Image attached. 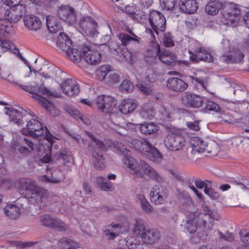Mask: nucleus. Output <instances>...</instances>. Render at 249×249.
<instances>
[{"mask_svg": "<svg viewBox=\"0 0 249 249\" xmlns=\"http://www.w3.org/2000/svg\"><path fill=\"white\" fill-rule=\"evenodd\" d=\"M23 90L33 94V97L36 99L38 102L44 107L46 110L49 111L52 116H57L59 114V111L54 107L52 103L45 98V97L51 98L52 97H60L58 94H54L47 89L43 85L40 87L27 86L18 85Z\"/></svg>", "mask_w": 249, "mask_h": 249, "instance_id": "f257e3e1", "label": "nucleus"}, {"mask_svg": "<svg viewBox=\"0 0 249 249\" xmlns=\"http://www.w3.org/2000/svg\"><path fill=\"white\" fill-rule=\"evenodd\" d=\"M57 47L66 53V57L74 62L79 61V49H72V42L66 34L60 33L56 40Z\"/></svg>", "mask_w": 249, "mask_h": 249, "instance_id": "f03ea898", "label": "nucleus"}, {"mask_svg": "<svg viewBox=\"0 0 249 249\" xmlns=\"http://www.w3.org/2000/svg\"><path fill=\"white\" fill-rule=\"evenodd\" d=\"M21 121L23 124L26 123V126L23 127V134L35 137L41 136L44 133L41 123L33 118L30 113L25 112V115L22 117Z\"/></svg>", "mask_w": 249, "mask_h": 249, "instance_id": "7ed1b4c3", "label": "nucleus"}, {"mask_svg": "<svg viewBox=\"0 0 249 249\" xmlns=\"http://www.w3.org/2000/svg\"><path fill=\"white\" fill-rule=\"evenodd\" d=\"M124 164L128 169V172L135 179L143 177L142 170H143V164L146 163L142 160H137L134 157L129 155H126L123 158Z\"/></svg>", "mask_w": 249, "mask_h": 249, "instance_id": "20e7f679", "label": "nucleus"}, {"mask_svg": "<svg viewBox=\"0 0 249 249\" xmlns=\"http://www.w3.org/2000/svg\"><path fill=\"white\" fill-rule=\"evenodd\" d=\"M148 19L151 27L157 36L159 35L160 32L163 33L165 31L166 20L160 12L156 10L150 11Z\"/></svg>", "mask_w": 249, "mask_h": 249, "instance_id": "39448f33", "label": "nucleus"}, {"mask_svg": "<svg viewBox=\"0 0 249 249\" xmlns=\"http://www.w3.org/2000/svg\"><path fill=\"white\" fill-rule=\"evenodd\" d=\"M29 184L26 187L25 191L34 195L33 198L41 208L45 206V202L47 198L48 194L46 190L38 187L35 181L29 179Z\"/></svg>", "mask_w": 249, "mask_h": 249, "instance_id": "423d86ee", "label": "nucleus"}, {"mask_svg": "<svg viewBox=\"0 0 249 249\" xmlns=\"http://www.w3.org/2000/svg\"><path fill=\"white\" fill-rule=\"evenodd\" d=\"M79 60L83 58L89 64L95 65L101 60V54L98 51L92 49L91 46H83L79 47Z\"/></svg>", "mask_w": 249, "mask_h": 249, "instance_id": "0eeeda50", "label": "nucleus"}, {"mask_svg": "<svg viewBox=\"0 0 249 249\" xmlns=\"http://www.w3.org/2000/svg\"><path fill=\"white\" fill-rule=\"evenodd\" d=\"M8 6L12 7L8 12L9 18L14 23L17 22L26 12L25 7L20 4L22 0H2Z\"/></svg>", "mask_w": 249, "mask_h": 249, "instance_id": "6e6552de", "label": "nucleus"}, {"mask_svg": "<svg viewBox=\"0 0 249 249\" xmlns=\"http://www.w3.org/2000/svg\"><path fill=\"white\" fill-rule=\"evenodd\" d=\"M96 104L99 110L106 113H111L116 109V101L110 96H98Z\"/></svg>", "mask_w": 249, "mask_h": 249, "instance_id": "1a4fd4ad", "label": "nucleus"}, {"mask_svg": "<svg viewBox=\"0 0 249 249\" xmlns=\"http://www.w3.org/2000/svg\"><path fill=\"white\" fill-rule=\"evenodd\" d=\"M164 145L168 150L177 151L185 145L184 138L179 133H170L164 139Z\"/></svg>", "mask_w": 249, "mask_h": 249, "instance_id": "9d476101", "label": "nucleus"}, {"mask_svg": "<svg viewBox=\"0 0 249 249\" xmlns=\"http://www.w3.org/2000/svg\"><path fill=\"white\" fill-rule=\"evenodd\" d=\"M181 102L186 107L198 108L202 105L203 99L199 95L190 92H185L181 96Z\"/></svg>", "mask_w": 249, "mask_h": 249, "instance_id": "9b49d317", "label": "nucleus"}, {"mask_svg": "<svg viewBox=\"0 0 249 249\" xmlns=\"http://www.w3.org/2000/svg\"><path fill=\"white\" fill-rule=\"evenodd\" d=\"M168 197L167 189L161 186H155L150 192V198L152 203L156 205L164 203Z\"/></svg>", "mask_w": 249, "mask_h": 249, "instance_id": "f8f14e48", "label": "nucleus"}, {"mask_svg": "<svg viewBox=\"0 0 249 249\" xmlns=\"http://www.w3.org/2000/svg\"><path fill=\"white\" fill-rule=\"evenodd\" d=\"M155 48V55L158 56L159 59L163 63L169 66L172 65L177 61V56L168 50H160L159 44L154 43Z\"/></svg>", "mask_w": 249, "mask_h": 249, "instance_id": "ddd939ff", "label": "nucleus"}, {"mask_svg": "<svg viewBox=\"0 0 249 249\" xmlns=\"http://www.w3.org/2000/svg\"><path fill=\"white\" fill-rule=\"evenodd\" d=\"M194 51V53L190 56V58L194 61H204L212 62L213 60L212 52L209 49L197 46Z\"/></svg>", "mask_w": 249, "mask_h": 249, "instance_id": "4468645a", "label": "nucleus"}, {"mask_svg": "<svg viewBox=\"0 0 249 249\" xmlns=\"http://www.w3.org/2000/svg\"><path fill=\"white\" fill-rule=\"evenodd\" d=\"M231 8L230 12L223 14L222 22L227 26L234 27L237 25L240 11L235 5H233Z\"/></svg>", "mask_w": 249, "mask_h": 249, "instance_id": "2eb2a0df", "label": "nucleus"}, {"mask_svg": "<svg viewBox=\"0 0 249 249\" xmlns=\"http://www.w3.org/2000/svg\"><path fill=\"white\" fill-rule=\"evenodd\" d=\"M40 224L45 227L57 228L59 231L66 229L64 224L57 219L52 217L49 214H43L40 216Z\"/></svg>", "mask_w": 249, "mask_h": 249, "instance_id": "dca6fc26", "label": "nucleus"}, {"mask_svg": "<svg viewBox=\"0 0 249 249\" xmlns=\"http://www.w3.org/2000/svg\"><path fill=\"white\" fill-rule=\"evenodd\" d=\"M62 92L66 95L72 96L79 92V87L77 82L73 79H67L60 85Z\"/></svg>", "mask_w": 249, "mask_h": 249, "instance_id": "f3484780", "label": "nucleus"}, {"mask_svg": "<svg viewBox=\"0 0 249 249\" xmlns=\"http://www.w3.org/2000/svg\"><path fill=\"white\" fill-rule=\"evenodd\" d=\"M57 15L60 18L67 20L69 22L76 20L75 10L70 6H61L57 10Z\"/></svg>", "mask_w": 249, "mask_h": 249, "instance_id": "a211bd4d", "label": "nucleus"}, {"mask_svg": "<svg viewBox=\"0 0 249 249\" xmlns=\"http://www.w3.org/2000/svg\"><path fill=\"white\" fill-rule=\"evenodd\" d=\"M105 150L106 147L101 150L98 146H94L92 149V161L94 167L97 170H103L106 167L105 160L102 155V151Z\"/></svg>", "mask_w": 249, "mask_h": 249, "instance_id": "6ab92c4d", "label": "nucleus"}, {"mask_svg": "<svg viewBox=\"0 0 249 249\" xmlns=\"http://www.w3.org/2000/svg\"><path fill=\"white\" fill-rule=\"evenodd\" d=\"M167 87L175 92H182L187 89L188 84L177 77H171L167 81Z\"/></svg>", "mask_w": 249, "mask_h": 249, "instance_id": "aec40b11", "label": "nucleus"}, {"mask_svg": "<svg viewBox=\"0 0 249 249\" xmlns=\"http://www.w3.org/2000/svg\"><path fill=\"white\" fill-rule=\"evenodd\" d=\"M178 4L180 11L188 14L194 13L198 8L196 0H179Z\"/></svg>", "mask_w": 249, "mask_h": 249, "instance_id": "412c9836", "label": "nucleus"}, {"mask_svg": "<svg viewBox=\"0 0 249 249\" xmlns=\"http://www.w3.org/2000/svg\"><path fill=\"white\" fill-rule=\"evenodd\" d=\"M244 56V55L241 52L236 51L235 52H230V53L221 55L219 58V60L225 63H238L242 61Z\"/></svg>", "mask_w": 249, "mask_h": 249, "instance_id": "4be33fe9", "label": "nucleus"}, {"mask_svg": "<svg viewBox=\"0 0 249 249\" xmlns=\"http://www.w3.org/2000/svg\"><path fill=\"white\" fill-rule=\"evenodd\" d=\"M160 232L155 229L147 228L145 231L142 233L141 239L146 244H153L160 239Z\"/></svg>", "mask_w": 249, "mask_h": 249, "instance_id": "5701e85b", "label": "nucleus"}, {"mask_svg": "<svg viewBox=\"0 0 249 249\" xmlns=\"http://www.w3.org/2000/svg\"><path fill=\"white\" fill-rule=\"evenodd\" d=\"M25 26L29 29L33 31H37L41 27L42 23L40 20L37 17L28 15L24 18Z\"/></svg>", "mask_w": 249, "mask_h": 249, "instance_id": "b1692460", "label": "nucleus"}, {"mask_svg": "<svg viewBox=\"0 0 249 249\" xmlns=\"http://www.w3.org/2000/svg\"><path fill=\"white\" fill-rule=\"evenodd\" d=\"M137 104L135 100L131 99H124L119 107V110L124 114L132 112L136 108Z\"/></svg>", "mask_w": 249, "mask_h": 249, "instance_id": "393cba45", "label": "nucleus"}, {"mask_svg": "<svg viewBox=\"0 0 249 249\" xmlns=\"http://www.w3.org/2000/svg\"><path fill=\"white\" fill-rule=\"evenodd\" d=\"M132 144L136 150L145 155L153 146L145 139H134L132 141Z\"/></svg>", "mask_w": 249, "mask_h": 249, "instance_id": "a878e982", "label": "nucleus"}, {"mask_svg": "<svg viewBox=\"0 0 249 249\" xmlns=\"http://www.w3.org/2000/svg\"><path fill=\"white\" fill-rule=\"evenodd\" d=\"M55 158H56L57 160H61L66 166H71L74 162L71 153L65 149L60 150L55 155Z\"/></svg>", "mask_w": 249, "mask_h": 249, "instance_id": "bb28decb", "label": "nucleus"}, {"mask_svg": "<svg viewBox=\"0 0 249 249\" xmlns=\"http://www.w3.org/2000/svg\"><path fill=\"white\" fill-rule=\"evenodd\" d=\"M190 143L193 148L192 153L194 154L196 152L202 153L205 152L206 145L208 144L207 142L197 137L192 138Z\"/></svg>", "mask_w": 249, "mask_h": 249, "instance_id": "cd10ccee", "label": "nucleus"}, {"mask_svg": "<svg viewBox=\"0 0 249 249\" xmlns=\"http://www.w3.org/2000/svg\"><path fill=\"white\" fill-rule=\"evenodd\" d=\"M143 166L144 174L150 179L159 183L163 182L162 177L156 169L147 163L143 164Z\"/></svg>", "mask_w": 249, "mask_h": 249, "instance_id": "c85d7f7f", "label": "nucleus"}, {"mask_svg": "<svg viewBox=\"0 0 249 249\" xmlns=\"http://www.w3.org/2000/svg\"><path fill=\"white\" fill-rule=\"evenodd\" d=\"M5 113L9 115L10 121H13L18 125L23 124L21 119L24 117L25 113L21 114L17 110L12 107H5Z\"/></svg>", "mask_w": 249, "mask_h": 249, "instance_id": "c756f323", "label": "nucleus"}, {"mask_svg": "<svg viewBox=\"0 0 249 249\" xmlns=\"http://www.w3.org/2000/svg\"><path fill=\"white\" fill-rule=\"evenodd\" d=\"M221 2L218 0L210 1L205 7L206 12L210 15H215L222 8Z\"/></svg>", "mask_w": 249, "mask_h": 249, "instance_id": "7c9ffc66", "label": "nucleus"}, {"mask_svg": "<svg viewBox=\"0 0 249 249\" xmlns=\"http://www.w3.org/2000/svg\"><path fill=\"white\" fill-rule=\"evenodd\" d=\"M121 228L119 224H111L105 227L104 232L109 239H113L122 232Z\"/></svg>", "mask_w": 249, "mask_h": 249, "instance_id": "2f4dec72", "label": "nucleus"}, {"mask_svg": "<svg viewBox=\"0 0 249 249\" xmlns=\"http://www.w3.org/2000/svg\"><path fill=\"white\" fill-rule=\"evenodd\" d=\"M4 213L10 219H15L20 215L19 208L15 204H8L4 208Z\"/></svg>", "mask_w": 249, "mask_h": 249, "instance_id": "473e14b6", "label": "nucleus"}, {"mask_svg": "<svg viewBox=\"0 0 249 249\" xmlns=\"http://www.w3.org/2000/svg\"><path fill=\"white\" fill-rule=\"evenodd\" d=\"M40 74H42L43 76L46 78H53L56 79L58 77H61L63 74L62 72L57 68H55L53 66H51L48 68V70L43 71L42 73L41 72Z\"/></svg>", "mask_w": 249, "mask_h": 249, "instance_id": "72a5a7b5", "label": "nucleus"}, {"mask_svg": "<svg viewBox=\"0 0 249 249\" xmlns=\"http://www.w3.org/2000/svg\"><path fill=\"white\" fill-rule=\"evenodd\" d=\"M117 36L121 41L122 44L125 46L128 45L132 41L137 43L139 42L137 36L133 33H132L131 36L125 33H121L117 35Z\"/></svg>", "mask_w": 249, "mask_h": 249, "instance_id": "f704fd0d", "label": "nucleus"}, {"mask_svg": "<svg viewBox=\"0 0 249 249\" xmlns=\"http://www.w3.org/2000/svg\"><path fill=\"white\" fill-rule=\"evenodd\" d=\"M96 183L99 188L104 191H111L114 189L113 183L105 178L99 176L96 178Z\"/></svg>", "mask_w": 249, "mask_h": 249, "instance_id": "c9c22d12", "label": "nucleus"}, {"mask_svg": "<svg viewBox=\"0 0 249 249\" xmlns=\"http://www.w3.org/2000/svg\"><path fill=\"white\" fill-rule=\"evenodd\" d=\"M159 127L154 123H145L140 124V131L144 135H150L158 130Z\"/></svg>", "mask_w": 249, "mask_h": 249, "instance_id": "e433bc0d", "label": "nucleus"}, {"mask_svg": "<svg viewBox=\"0 0 249 249\" xmlns=\"http://www.w3.org/2000/svg\"><path fill=\"white\" fill-rule=\"evenodd\" d=\"M7 17V19L9 21L5 19H0V35L1 36H5V33L9 34L12 30V22H14L9 18L8 15Z\"/></svg>", "mask_w": 249, "mask_h": 249, "instance_id": "4c0bfd02", "label": "nucleus"}, {"mask_svg": "<svg viewBox=\"0 0 249 249\" xmlns=\"http://www.w3.org/2000/svg\"><path fill=\"white\" fill-rule=\"evenodd\" d=\"M147 228L142 220L136 219L132 231L135 235L141 237L142 233L144 232Z\"/></svg>", "mask_w": 249, "mask_h": 249, "instance_id": "58836bf2", "label": "nucleus"}, {"mask_svg": "<svg viewBox=\"0 0 249 249\" xmlns=\"http://www.w3.org/2000/svg\"><path fill=\"white\" fill-rule=\"evenodd\" d=\"M47 26L49 31L51 33H56L60 29V26L54 17L49 16L46 18Z\"/></svg>", "mask_w": 249, "mask_h": 249, "instance_id": "ea45409f", "label": "nucleus"}, {"mask_svg": "<svg viewBox=\"0 0 249 249\" xmlns=\"http://www.w3.org/2000/svg\"><path fill=\"white\" fill-rule=\"evenodd\" d=\"M138 199L140 202L141 207L142 210L147 213H152L154 212L153 206L147 201L144 196L139 195L138 196Z\"/></svg>", "mask_w": 249, "mask_h": 249, "instance_id": "a19ab883", "label": "nucleus"}, {"mask_svg": "<svg viewBox=\"0 0 249 249\" xmlns=\"http://www.w3.org/2000/svg\"><path fill=\"white\" fill-rule=\"evenodd\" d=\"M95 20L89 16H85L80 18L79 21V26L83 33H89L88 28L92 25Z\"/></svg>", "mask_w": 249, "mask_h": 249, "instance_id": "79ce46f5", "label": "nucleus"}, {"mask_svg": "<svg viewBox=\"0 0 249 249\" xmlns=\"http://www.w3.org/2000/svg\"><path fill=\"white\" fill-rule=\"evenodd\" d=\"M145 155L150 160L155 162H160L162 159L161 154L154 146H153Z\"/></svg>", "mask_w": 249, "mask_h": 249, "instance_id": "37998d69", "label": "nucleus"}, {"mask_svg": "<svg viewBox=\"0 0 249 249\" xmlns=\"http://www.w3.org/2000/svg\"><path fill=\"white\" fill-rule=\"evenodd\" d=\"M190 217L191 219L187 220L185 227L189 232L193 233H195L197 230V222L199 219L196 218L194 213L192 214Z\"/></svg>", "mask_w": 249, "mask_h": 249, "instance_id": "c03bdc74", "label": "nucleus"}, {"mask_svg": "<svg viewBox=\"0 0 249 249\" xmlns=\"http://www.w3.org/2000/svg\"><path fill=\"white\" fill-rule=\"evenodd\" d=\"M59 247L63 249H76L78 247L77 243L67 238H62L59 241Z\"/></svg>", "mask_w": 249, "mask_h": 249, "instance_id": "a18cd8bd", "label": "nucleus"}, {"mask_svg": "<svg viewBox=\"0 0 249 249\" xmlns=\"http://www.w3.org/2000/svg\"><path fill=\"white\" fill-rule=\"evenodd\" d=\"M43 178L48 182L57 183L63 181L65 179V177L60 171H56L53 173L52 176L50 178L46 176H43Z\"/></svg>", "mask_w": 249, "mask_h": 249, "instance_id": "49530a36", "label": "nucleus"}, {"mask_svg": "<svg viewBox=\"0 0 249 249\" xmlns=\"http://www.w3.org/2000/svg\"><path fill=\"white\" fill-rule=\"evenodd\" d=\"M161 37V41L163 46L166 47H171L174 46L173 36L169 32L163 33Z\"/></svg>", "mask_w": 249, "mask_h": 249, "instance_id": "de8ad7c7", "label": "nucleus"}, {"mask_svg": "<svg viewBox=\"0 0 249 249\" xmlns=\"http://www.w3.org/2000/svg\"><path fill=\"white\" fill-rule=\"evenodd\" d=\"M218 151V144L214 142L211 141L206 145L204 152L210 154L211 156H213L217 155Z\"/></svg>", "mask_w": 249, "mask_h": 249, "instance_id": "09e8293b", "label": "nucleus"}, {"mask_svg": "<svg viewBox=\"0 0 249 249\" xmlns=\"http://www.w3.org/2000/svg\"><path fill=\"white\" fill-rule=\"evenodd\" d=\"M113 145L114 147H116L118 154L123 155L124 158H125L126 155H129L131 154L130 152L127 150L125 146L121 142L115 141L113 142Z\"/></svg>", "mask_w": 249, "mask_h": 249, "instance_id": "8fccbe9b", "label": "nucleus"}, {"mask_svg": "<svg viewBox=\"0 0 249 249\" xmlns=\"http://www.w3.org/2000/svg\"><path fill=\"white\" fill-rule=\"evenodd\" d=\"M119 89L122 92H131L134 89V85L129 80H124L120 85Z\"/></svg>", "mask_w": 249, "mask_h": 249, "instance_id": "3c124183", "label": "nucleus"}, {"mask_svg": "<svg viewBox=\"0 0 249 249\" xmlns=\"http://www.w3.org/2000/svg\"><path fill=\"white\" fill-rule=\"evenodd\" d=\"M109 66L108 65L102 66L97 72L99 80L103 81L107 74L109 72Z\"/></svg>", "mask_w": 249, "mask_h": 249, "instance_id": "603ef678", "label": "nucleus"}, {"mask_svg": "<svg viewBox=\"0 0 249 249\" xmlns=\"http://www.w3.org/2000/svg\"><path fill=\"white\" fill-rule=\"evenodd\" d=\"M176 0H160L161 7L164 10L170 11L175 7Z\"/></svg>", "mask_w": 249, "mask_h": 249, "instance_id": "864d4df0", "label": "nucleus"}, {"mask_svg": "<svg viewBox=\"0 0 249 249\" xmlns=\"http://www.w3.org/2000/svg\"><path fill=\"white\" fill-rule=\"evenodd\" d=\"M98 26L97 23L94 21L92 23V25L90 26V27L88 28V30L89 33H84L86 36H89L90 37H96L97 36L99 32L98 31Z\"/></svg>", "mask_w": 249, "mask_h": 249, "instance_id": "5fc2aeb1", "label": "nucleus"}, {"mask_svg": "<svg viewBox=\"0 0 249 249\" xmlns=\"http://www.w3.org/2000/svg\"><path fill=\"white\" fill-rule=\"evenodd\" d=\"M24 142L28 145L29 148L24 146H20L18 148V151L20 153L25 154L34 150V143L32 142L25 138L24 139Z\"/></svg>", "mask_w": 249, "mask_h": 249, "instance_id": "6e6d98bb", "label": "nucleus"}, {"mask_svg": "<svg viewBox=\"0 0 249 249\" xmlns=\"http://www.w3.org/2000/svg\"><path fill=\"white\" fill-rule=\"evenodd\" d=\"M219 109V105L213 102L208 101L205 104V111L206 112L212 111L217 112Z\"/></svg>", "mask_w": 249, "mask_h": 249, "instance_id": "4d7b16f0", "label": "nucleus"}, {"mask_svg": "<svg viewBox=\"0 0 249 249\" xmlns=\"http://www.w3.org/2000/svg\"><path fill=\"white\" fill-rule=\"evenodd\" d=\"M198 219L202 222L204 227L208 230H212L213 225V221L215 220L212 217H207V219H206V217L202 218H198Z\"/></svg>", "mask_w": 249, "mask_h": 249, "instance_id": "13d9d810", "label": "nucleus"}, {"mask_svg": "<svg viewBox=\"0 0 249 249\" xmlns=\"http://www.w3.org/2000/svg\"><path fill=\"white\" fill-rule=\"evenodd\" d=\"M203 209L205 212L204 217H206V219H207V217H212L215 219V220H218L219 215L216 212L212 211L207 206H204Z\"/></svg>", "mask_w": 249, "mask_h": 249, "instance_id": "bf43d9fd", "label": "nucleus"}, {"mask_svg": "<svg viewBox=\"0 0 249 249\" xmlns=\"http://www.w3.org/2000/svg\"><path fill=\"white\" fill-rule=\"evenodd\" d=\"M120 81V76L117 73L110 72L108 77V83L109 85H113L118 83Z\"/></svg>", "mask_w": 249, "mask_h": 249, "instance_id": "052dcab7", "label": "nucleus"}, {"mask_svg": "<svg viewBox=\"0 0 249 249\" xmlns=\"http://www.w3.org/2000/svg\"><path fill=\"white\" fill-rule=\"evenodd\" d=\"M134 237H129L126 240V246L127 247L128 249H136L140 246V243L138 241H136Z\"/></svg>", "mask_w": 249, "mask_h": 249, "instance_id": "680f3d73", "label": "nucleus"}, {"mask_svg": "<svg viewBox=\"0 0 249 249\" xmlns=\"http://www.w3.org/2000/svg\"><path fill=\"white\" fill-rule=\"evenodd\" d=\"M0 46L1 48L10 51L14 47V44L9 40H1L0 39Z\"/></svg>", "mask_w": 249, "mask_h": 249, "instance_id": "e2e57ef3", "label": "nucleus"}, {"mask_svg": "<svg viewBox=\"0 0 249 249\" xmlns=\"http://www.w3.org/2000/svg\"><path fill=\"white\" fill-rule=\"evenodd\" d=\"M87 135L90 137L95 143V146H98L101 150L104 149L105 148V145L99 140L96 139L91 132H86Z\"/></svg>", "mask_w": 249, "mask_h": 249, "instance_id": "0e129e2a", "label": "nucleus"}, {"mask_svg": "<svg viewBox=\"0 0 249 249\" xmlns=\"http://www.w3.org/2000/svg\"><path fill=\"white\" fill-rule=\"evenodd\" d=\"M65 110L73 118L76 119L79 116L81 113L80 111L71 107H65Z\"/></svg>", "mask_w": 249, "mask_h": 249, "instance_id": "69168bd1", "label": "nucleus"}, {"mask_svg": "<svg viewBox=\"0 0 249 249\" xmlns=\"http://www.w3.org/2000/svg\"><path fill=\"white\" fill-rule=\"evenodd\" d=\"M137 87L139 90L144 94L149 95L152 92L151 88L148 86L141 83L138 84Z\"/></svg>", "mask_w": 249, "mask_h": 249, "instance_id": "338daca9", "label": "nucleus"}, {"mask_svg": "<svg viewBox=\"0 0 249 249\" xmlns=\"http://www.w3.org/2000/svg\"><path fill=\"white\" fill-rule=\"evenodd\" d=\"M205 193L213 199H217L219 197V193L215 191L212 188L210 189V190H206V191L205 192Z\"/></svg>", "mask_w": 249, "mask_h": 249, "instance_id": "774afa93", "label": "nucleus"}]
</instances>
